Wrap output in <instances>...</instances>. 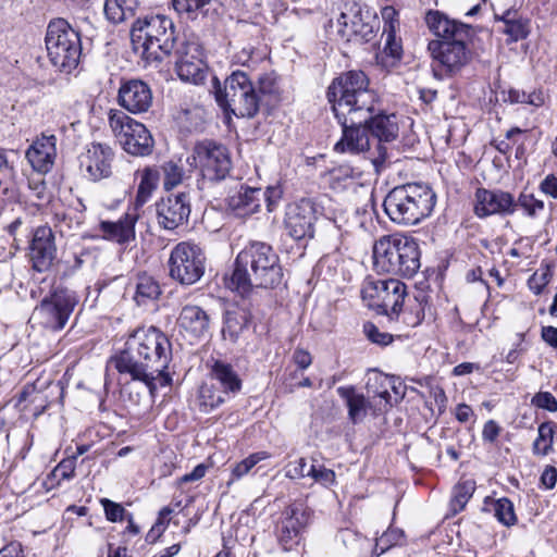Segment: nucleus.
Segmentation results:
<instances>
[{
  "label": "nucleus",
  "instance_id": "nucleus-1",
  "mask_svg": "<svg viewBox=\"0 0 557 557\" xmlns=\"http://www.w3.org/2000/svg\"><path fill=\"white\" fill-rule=\"evenodd\" d=\"M362 71H347L336 76L326 90L327 101L342 126V138L334 145L339 153H360L370 149L372 137L368 127L376 92Z\"/></svg>",
  "mask_w": 557,
  "mask_h": 557
},
{
  "label": "nucleus",
  "instance_id": "nucleus-2",
  "mask_svg": "<svg viewBox=\"0 0 557 557\" xmlns=\"http://www.w3.org/2000/svg\"><path fill=\"white\" fill-rule=\"evenodd\" d=\"M172 360L169 337L154 326L138 327L126 339L122 351L111 357L109 364L122 375L143 382L152 394L160 386L171 383L168 373Z\"/></svg>",
  "mask_w": 557,
  "mask_h": 557
},
{
  "label": "nucleus",
  "instance_id": "nucleus-3",
  "mask_svg": "<svg viewBox=\"0 0 557 557\" xmlns=\"http://www.w3.org/2000/svg\"><path fill=\"white\" fill-rule=\"evenodd\" d=\"M425 22L430 30L438 37L428 44L434 77L444 79L459 74L473 58L469 46L473 35L472 27L449 20L440 11H429Z\"/></svg>",
  "mask_w": 557,
  "mask_h": 557
},
{
  "label": "nucleus",
  "instance_id": "nucleus-4",
  "mask_svg": "<svg viewBox=\"0 0 557 557\" xmlns=\"http://www.w3.org/2000/svg\"><path fill=\"white\" fill-rule=\"evenodd\" d=\"M283 278L280 258L272 246L263 242H252L236 257L230 277H225L227 288L248 294L252 288H273Z\"/></svg>",
  "mask_w": 557,
  "mask_h": 557
},
{
  "label": "nucleus",
  "instance_id": "nucleus-5",
  "mask_svg": "<svg viewBox=\"0 0 557 557\" xmlns=\"http://www.w3.org/2000/svg\"><path fill=\"white\" fill-rule=\"evenodd\" d=\"M135 52H139L147 65L161 63L171 58L181 41L173 21L161 14L137 18L131 29Z\"/></svg>",
  "mask_w": 557,
  "mask_h": 557
},
{
  "label": "nucleus",
  "instance_id": "nucleus-6",
  "mask_svg": "<svg viewBox=\"0 0 557 557\" xmlns=\"http://www.w3.org/2000/svg\"><path fill=\"white\" fill-rule=\"evenodd\" d=\"M435 203L436 195L431 187L421 183H408L389 190L383 207L392 222L416 225L432 213Z\"/></svg>",
  "mask_w": 557,
  "mask_h": 557
},
{
  "label": "nucleus",
  "instance_id": "nucleus-7",
  "mask_svg": "<svg viewBox=\"0 0 557 557\" xmlns=\"http://www.w3.org/2000/svg\"><path fill=\"white\" fill-rule=\"evenodd\" d=\"M420 257L419 244L411 236H382L373 246V265L380 273L412 277L420 269Z\"/></svg>",
  "mask_w": 557,
  "mask_h": 557
},
{
  "label": "nucleus",
  "instance_id": "nucleus-8",
  "mask_svg": "<svg viewBox=\"0 0 557 557\" xmlns=\"http://www.w3.org/2000/svg\"><path fill=\"white\" fill-rule=\"evenodd\" d=\"M45 45L48 59L58 71L70 74L78 66L82 55L81 34L66 20L58 17L49 22Z\"/></svg>",
  "mask_w": 557,
  "mask_h": 557
},
{
  "label": "nucleus",
  "instance_id": "nucleus-9",
  "mask_svg": "<svg viewBox=\"0 0 557 557\" xmlns=\"http://www.w3.org/2000/svg\"><path fill=\"white\" fill-rule=\"evenodd\" d=\"M215 100L224 113L233 114L236 117L251 119L258 113L262 103L256 86L248 75L243 71L233 72L221 89L219 81L214 78Z\"/></svg>",
  "mask_w": 557,
  "mask_h": 557
},
{
  "label": "nucleus",
  "instance_id": "nucleus-10",
  "mask_svg": "<svg viewBox=\"0 0 557 557\" xmlns=\"http://www.w3.org/2000/svg\"><path fill=\"white\" fill-rule=\"evenodd\" d=\"M361 295L368 306L391 321H398L407 296V286L399 280H367Z\"/></svg>",
  "mask_w": 557,
  "mask_h": 557
},
{
  "label": "nucleus",
  "instance_id": "nucleus-11",
  "mask_svg": "<svg viewBox=\"0 0 557 557\" xmlns=\"http://www.w3.org/2000/svg\"><path fill=\"white\" fill-rule=\"evenodd\" d=\"M78 301V296L74 290L62 285L52 286L39 305L35 307L33 319L46 329L62 330Z\"/></svg>",
  "mask_w": 557,
  "mask_h": 557
},
{
  "label": "nucleus",
  "instance_id": "nucleus-12",
  "mask_svg": "<svg viewBox=\"0 0 557 557\" xmlns=\"http://www.w3.org/2000/svg\"><path fill=\"white\" fill-rule=\"evenodd\" d=\"M187 162L199 170L203 183L221 182L226 178L232 169L228 149L210 139L197 141Z\"/></svg>",
  "mask_w": 557,
  "mask_h": 557
},
{
  "label": "nucleus",
  "instance_id": "nucleus-13",
  "mask_svg": "<svg viewBox=\"0 0 557 557\" xmlns=\"http://www.w3.org/2000/svg\"><path fill=\"white\" fill-rule=\"evenodd\" d=\"M109 125L123 149L133 156H149L153 149V138L144 124L120 110H110Z\"/></svg>",
  "mask_w": 557,
  "mask_h": 557
},
{
  "label": "nucleus",
  "instance_id": "nucleus-14",
  "mask_svg": "<svg viewBox=\"0 0 557 557\" xmlns=\"http://www.w3.org/2000/svg\"><path fill=\"white\" fill-rule=\"evenodd\" d=\"M206 257L197 244L178 243L169 258L170 276L183 285L198 282L205 273Z\"/></svg>",
  "mask_w": 557,
  "mask_h": 557
},
{
  "label": "nucleus",
  "instance_id": "nucleus-15",
  "mask_svg": "<svg viewBox=\"0 0 557 557\" xmlns=\"http://www.w3.org/2000/svg\"><path fill=\"white\" fill-rule=\"evenodd\" d=\"M309 522L310 512L301 503H294L282 511L275 525V535L283 550L292 552L300 545Z\"/></svg>",
  "mask_w": 557,
  "mask_h": 557
},
{
  "label": "nucleus",
  "instance_id": "nucleus-16",
  "mask_svg": "<svg viewBox=\"0 0 557 557\" xmlns=\"http://www.w3.org/2000/svg\"><path fill=\"white\" fill-rule=\"evenodd\" d=\"M177 76L186 83L201 84L207 76L201 47L194 41L181 40L172 52Z\"/></svg>",
  "mask_w": 557,
  "mask_h": 557
},
{
  "label": "nucleus",
  "instance_id": "nucleus-17",
  "mask_svg": "<svg viewBox=\"0 0 557 557\" xmlns=\"http://www.w3.org/2000/svg\"><path fill=\"white\" fill-rule=\"evenodd\" d=\"M317 207L311 199H301L286 208L284 227L295 240H307L314 237Z\"/></svg>",
  "mask_w": 557,
  "mask_h": 557
},
{
  "label": "nucleus",
  "instance_id": "nucleus-18",
  "mask_svg": "<svg viewBox=\"0 0 557 557\" xmlns=\"http://www.w3.org/2000/svg\"><path fill=\"white\" fill-rule=\"evenodd\" d=\"M190 212V197L186 193L170 194L156 203L158 224L168 231L187 224Z\"/></svg>",
  "mask_w": 557,
  "mask_h": 557
},
{
  "label": "nucleus",
  "instance_id": "nucleus-19",
  "mask_svg": "<svg viewBox=\"0 0 557 557\" xmlns=\"http://www.w3.org/2000/svg\"><path fill=\"white\" fill-rule=\"evenodd\" d=\"M371 119L369 120L368 127L372 140L376 143L377 156L372 158V163L379 171L385 163L387 150L383 143H391L398 137V123L395 114H385L380 112L375 104L372 106Z\"/></svg>",
  "mask_w": 557,
  "mask_h": 557
},
{
  "label": "nucleus",
  "instance_id": "nucleus-20",
  "mask_svg": "<svg viewBox=\"0 0 557 557\" xmlns=\"http://www.w3.org/2000/svg\"><path fill=\"white\" fill-rule=\"evenodd\" d=\"M28 258L37 272L51 269L57 259V246L51 227L44 225L34 230L28 245Z\"/></svg>",
  "mask_w": 557,
  "mask_h": 557
},
{
  "label": "nucleus",
  "instance_id": "nucleus-21",
  "mask_svg": "<svg viewBox=\"0 0 557 557\" xmlns=\"http://www.w3.org/2000/svg\"><path fill=\"white\" fill-rule=\"evenodd\" d=\"M114 152L111 147L100 143H91L79 157V166L85 176L98 182L112 174Z\"/></svg>",
  "mask_w": 557,
  "mask_h": 557
},
{
  "label": "nucleus",
  "instance_id": "nucleus-22",
  "mask_svg": "<svg viewBox=\"0 0 557 557\" xmlns=\"http://www.w3.org/2000/svg\"><path fill=\"white\" fill-rule=\"evenodd\" d=\"M516 207V200L508 191L485 188H478L475 191L474 213L479 218L493 214L511 215Z\"/></svg>",
  "mask_w": 557,
  "mask_h": 557
},
{
  "label": "nucleus",
  "instance_id": "nucleus-23",
  "mask_svg": "<svg viewBox=\"0 0 557 557\" xmlns=\"http://www.w3.org/2000/svg\"><path fill=\"white\" fill-rule=\"evenodd\" d=\"M117 100L131 113H145L152 106V91L144 81L128 79L121 83Z\"/></svg>",
  "mask_w": 557,
  "mask_h": 557
},
{
  "label": "nucleus",
  "instance_id": "nucleus-24",
  "mask_svg": "<svg viewBox=\"0 0 557 557\" xmlns=\"http://www.w3.org/2000/svg\"><path fill=\"white\" fill-rule=\"evenodd\" d=\"M139 219L136 209H128L116 221H101L99 228L102 237L121 246H128L136 238L135 225Z\"/></svg>",
  "mask_w": 557,
  "mask_h": 557
},
{
  "label": "nucleus",
  "instance_id": "nucleus-25",
  "mask_svg": "<svg viewBox=\"0 0 557 557\" xmlns=\"http://www.w3.org/2000/svg\"><path fill=\"white\" fill-rule=\"evenodd\" d=\"M57 157V137L41 134L26 150V159L32 168L41 174L50 172Z\"/></svg>",
  "mask_w": 557,
  "mask_h": 557
},
{
  "label": "nucleus",
  "instance_id": "nucleus-26",
  "mask_svg": "<svg viewBox=\"0 0 557 557\" xmlns=\"http://www.w3.org/2000/svg\"><path fill=\"white\" fill-rule=\"evenodd\" d=\"M267 193L259 187L240 185L239 189L227 199L228 209L239 218L249 216L259 211Z\"/></svg>",
  "mask_w": 557,
  "mask_h": 557
},
{
  "label": "nucleus",
  "instance_id": "nucleus-27",
  "mask_svg": "<svg viewBox=\"0 0 557 557\" xmlns=\"http://www.w3.org/2000/svg\"><path fill=\"white\" fill-rule=\"evenodd\" d=\"M177 323L191 336L199 338L209 332L210 315L199 306L186 305L180 312Z\"/></svg>",
  "mask_w": 557,
  "mask_h": 557
},
{
  "label": "nucleus",
  "instance_id": "nucleus-28",
  "mask_svg": "<svg viewBox=\"0 0 557 557\" xmlns=\"http://www.w3.org/2000/svg\"><path fill=\"white\" fill-rule=\"evenodd\" d=\"M209 374L226 395L235 396L242 391L243 381L231 363L215 359L210 366Z\"/></svg>",
  "mask_w": 557,
  "mask_h": 557
},
{
  "label": "nucleus",
  "instance_id": "nucleus-29",
  "mask_svg": "<svg viewBox=\"0 0 557 557\" xmlns=\"http://www.w3.org/2000/svg\"><path fill=\"white\" fill-rule=\"evenodd\" d=\"M336 392L346 401L349 420L354 424L361 422L371 407L368 398L363 394L357 393L354 386H341Z\"/></svg>",
  "mask_w": 557,
  "mask_h": 557
},
{
  "label": "nucleus",
  "instance_id": "nucleus-30",
  "mask_svg": "<svg viewBox=\"0 0 557 557\" xmlns=\"http://www.w3.org/2000/svg\"><path fill=\"white\" fill-rule=\"evenodd\" d=\"M251 320L250 313L245 309L227 310L224 314L222 336L235 344L247 330Z\"/></svg>",
  "mask_w": 557,
  "mask_h": 557
},
{
  "label": "nucleus",
  "instance_id": "nucleus-31",
  "mask_svg": "<svg viewBox=\"0 0 557 557\" xmlns=\"http://www.w3.org/2000/svg\"><path fill=\"white\" fill-rule=\"evenodd\" d=\"M160 178L159 171L152 168H146L141 172V178L137 188L134 208L138 211L151 197L158 186Z\"/></svg>",
  "mask_w": 557,
  "mask_h": 557
},
{
  "label": "nucleus",
  "instance_id": "nucleus-32",
  "mask_svg": "<svg viewBox=\"0 0 557 557\" xmlns=\"http://www.w3.org/2000/svg\"><path fill=\"white\" fill-rule=\"evenodd\" d=\"M214 0H172L173 9L180 15H186L188 20L195 21L209 14Z\"/></svg>",
  "mask_w": 557,
  "mask_h": 557
},
{
  "label": "nucleus",
  "instance_id": "nucleus-33",
  "mask_svg": "<svg viewBox=\"0 0 557 557\" xmlns=\"http://www.w3.org/2000/svg\"><path fill=\"white\" fill-rule=\"evenodd\" d=\"M160 295V285L152 276L145 273L137 276L134 295L137 305H146L149 301L158 299Z\"/></svg>",
  "mask_w": 557,
  "mask_h": 557
},
{
  "label": "nucleus",
  "instance_id": "nucleus-34",
  "mask_svg": "<svg viewBox=\"0 0 557 557\" xmlns=\"http://www.w3.org/2000/svg\"><path fill=\"white\" fill-rule=\"evenodd\" d=\"M137 5V0H106L104 14L110 22L117 24L133 16Z\"/></svg>",
  "mask_w": 557,
  "mask_h": 557
},
{
  "label": "nucleus",
  "instance_id": "nucleus-35",
  "mask_svg": "<svg viewBox=\"0 0 557 557\" xmlns=\"http://www.w3.org/2000/svg\"><path fill=\"white\" fill-rule=\"evenodd\" d=\"M227 397L230 395H226L220 387L213 384H202L198 395L200 411L205 413L212 411L224 404Z\"/></svg>",
  "mask_w": 557,
  "mask_h": 557
},
{
  "label": "nucleus",
  "instance_id": "nucleus-36",
  "mask_svg": "<svg viewBox=\"0 0 557 557\" xmlns=\"http://www.w3.org/2000/svg\"><path fill=\"white\" fill-rule=\"evenodd\" d=\"M426 302L428 300L425 295L420 294L419 296H416L412 304H410L406 309L401 308V321L411 327L421 324L425 315Z\"/></svg>",
  "mask_w": 557,
  "mask_h": 557
},
{
  "label": "nucleus",
  "instance_id": "nucleus-37",
  "mask_svg": "<svg viewBox=\"0 0 557 557\" xmlns=\"http://www.w3.org/2000/svg\"><path fill=\"white\" fill-rule=\"evenodd\" d=\"M475 491L474 480L460 481L453 491V497L450 499V509L454 513H458L466 507L469 499L472 497Z\"/></svg>",
  "mask_w": 557,
  "mask_h": 557
},
{
  "label": "nucleus",
  "instance_id": "nucleus-38",
  "mask_svg": "<svg viewBox=\"0 0 557 557\" xmlns=\"http://www.w3.org/2000/svg\"><path fill=\"white\" fill-rule=\"evenodd\" d=\"M557 424L553 421L543 422L539 426V435L533 443V453L540 456H546L552 450L553 436Z\"/></svg>",
  "mask_w": 557,
  "mask_h": 557
},
{
  "label": "nucleus",
  "instance_id": "nucleus-39",
  "mask_svg": "<svg viewBox=\"0 0 557 557\" xmlns=\"http://www.w3.org/2000/svg\"><path fill=\"white\" fill-rule=\"evenodd\" d=\"M270 458V454L267 451H257L249 455L244 460L237 462L231 472V478L227 481L226 485L231 486L236 480H239L244 475L248 474L249 471L260 461Z\"/></svg>",
  "mask_w": 557,
  "mask_h": 557
},
{
  "label": "nucleus",
  "instance_id": "nucleus-40",
  "mask_svg": "<svg viewBox=\"0 0 557 557\" xmlns=\"http://www.w3.org/2000/svg\"><path fill=\"white\" fill-rule=\"evenodd\" d=\"M491 507V510H493L494 516L498 520V522L506 527H511L516 524L517 516L515 512L513 504L509 498L503 497L499 499L492 500Z\"/></svg>",
  "mask_w": 557,
  "mask_h": 557
},
{
  "label": "nucleus",
  "instance_id": "nucleus-41",
  "mask_svg": "<svg viewBox=\"0 0 557 557\" xmlns=\"http://www.w3.org/2000/svg\"><path fill=\"white\" fill-rule=\"evenodd\" d=\"M380 385L383 387L382 391H375V393L380 396V398L385 400V406H392V397L388 392V387L392 388L394 394L396 395L394 401L398 403L400 399H403L405 395V386L398 382V384L395 383L393 377L389 376H380Z\"/></svg>",
  "mask_w": 557,
  "mask_h": 557
},
{
  "label": "nucleus",
  "instance_id": "nucleus-42",
  "mask_svg": "<svg viewBox=\"0 0 557 557\" xmlns=\"http://www.w3.org/2000/svg\"><path fill=\"white\" fill-rule=\"evenodd\" d=\"M504 101H508L510 103H528L532 106L540 107L543 104L544 100L540 94L536 92H525L520 89L510 88L507 91H503Z\"/></svg>",
  "mask_w": 557,
  "mask_h": 557
},
{
  "label": "nucleus",
  "instance_id": "nucleus-43",
  "mask_svg": "<svg viewBox=\"0 0 557 557\" xmlns=\"http://www.w3.org/2000/svg\"><path fill=\"white\" fill-rule=\"evenodd\" d=\"M503 33L508 35L511 41L525 39L530 34L529 20L513 16L512 21L507 23V27H504Z\"/></svg>",
  "mask_w": 557,
  "mask_h": 557
},
{
  "label": "nucleus",
  "instance_id": "nucleus-44",
  "mask_svg": "<svg viewBox=\"0 0 557 557\" xmlns=\"http://www.w3.org/2000/svg\"><path fill=\"white\" fill-rule=\"evenodd\" d=\"M162 172L164 175L163 185L166 190H170L182 183L184 177V171L177 162L170 160L164 162L162 165Z\"/></svg>",
  "mask_w": 557,
  "mask_h": 557
},
{
  "label": "nucleus",
  "instance_id": "nucleus-45",
  "mask_svg": "<svg viewBox=\"0 0 557 557\" xmlns=\"http://www.w3.org/2000/svg\"><path fill=\"white\" fill-rule=\"evenodd\" d=\"M363 333L371 343L379 345L381 347L389 345L394 339L392 334L387 332H382L372 322H366L363 324Z\"/></svg>",
  "mask_w": 557,
  "mask_h": 557
},
{
  "label": "nucleus",
  "instance_id": "nucleus-46",
  "mask_svg": "<svg viewBox=\"0 0 557 557\" xmlns=\"http://www.w3.org/2000/svg\"><path fill=\"white\" fill-rule=\"evenodd\" d=\"M100 504L103 507L106 519L110 522H121L128 513L121 504L109 498H101Z\"/></svg>",
  "mask_w": 557,
  "mask_h": 557
},
{
  "label": "nucleus",
  "instance_id": "nucleus-47",
  "mask_svg": "<svg viewBox=\"0 0 557 557\" xmlns=\"http://www.w3.org/2000/svg\"><path fill=\"white\" fill-rule=\"evenodd\" d=\"M333 184L342 185L343 187H349L356 178L360 176V172H356L348 165H341L331 172Z\"/></svg>",
  "mask_w": 557,
  "mask_h": 557
},
{
  "label": "nucleus",
  "instance_id": "nucleus-48",
  "mask_svg": "<svg viewBox=\"0 0 557 557\" xmlns=\"http://www.w3.org/2000/svg\"><path fill=\"white\" fill-rule=\"evenodd\" d=\"M516 203L531 218H534L539 211L544 209V202L536 199L532 194L521 193Z\"/></svg>",
  "mask_w": 557,
  "mask_h": 557
},
{
  "label": "nucleus",
  "instance_id": "nucleus-49",
  "mask_svg": "<svg viewBox=\"0 0 557 557\" xmlns=\"http://www.w3.org/2000/svg\"><path fill=\"white\" fill-rule=\"evenodd\" d=\"M308 473L315 482L321 483L324 486L332 485L335 482V472L324 466L311 465L308 469Z\"/></svg>",
  "mask_w": 557,
  "mask_h": 557
},
{
  "label": "nucleus",
  "instance_id": "nucleus-50",
  "mask_svg": "<svg viewBox=\"0 0 557 557\" xmlns=\"http://www.w3.org/2000/svg\"><path fill=\"white\" fill-rule=\"evenodd\" d=\"M396 30L391 29L388 32H383V36H385V45H384V52L394 58L399 60L403 54V48L398 40H396Z\"/></svg>",
  "mask_w": 557,
  "mask_h": 557
},
{
  "label": "nucleus",
  "instance_id": "nucleus-51",
  "mask_svg": "<svg viewBox=\"0 0 557 557\" xmlns=\"http://www.w3.org/2000/svg\"><path fill=\"white\" fill-rule=\"evenodd\" d=\"M531 404L537 408L548 410L550 412L557 411V399L549 392H539L531 400Z\"/></svg>",
  "mask_w": 557,
  "mask_h": 557
},
{
  "label": "nucleus",
  "instance_id": "nucleus-52",
  "mask_svg": "<svg viewBox=\"0 0 557 557\" xmlns=\"http://www.w3.org/2000/svg\"><path fill=\"white\" fill-rule=\"evenodd\" d=\"M550 276L552 274L548 269L542 273L535 272L528 280V286L535 295H541L549 283Z\"/></svg>",
  "mask_w": 557,
  "mask_h": 557
},
{
  "label": "nucleus",
  "instance_id": "nucleus-53",
  "mask_svg": "<svg viewBox=\"0 0 557 557\" xmlns=\"http://www.w3.org/2000/svg\"><path fill=\"white\" fill-rule=\"evenodd\" d=\"M258 95L263 100V97L273 95L277 91L276 78L272 74H264L258 78V87H256Z\"/></svg>",
  "mask_w": 557,
  "mask_h": 557
},
{
  "label": "nucleus",
  "instance_id": "nucleus-54",
  "mask_svg": "<svg viewBox=\"0 0 557 557\" xmlns=\"http://www.w3.org/2000/svg\"><path fill=\"white\" fill-rule=\"evenodd\" d=\"M309 467L310 466L307 465L305 458H299L295 462H292L287 466L286 475L290 479L310 476V474L308 473Z\"/></svg>",
  "mask_w": 557,
  "mask_h": 557
},
{
  "label": "nucleus",
  "instance_id": "nucleus-55",
  "mask_svg": "<svg viewBox=\"0 0 557 557\" xmlns=\"http://www.w3.org/2000/svg\"><path fill=\"white\" fill-rule=\"evenodd\" d=\"M237 62L243 65H250L257 63L262 59V54L257 53L256 49L252 46L244 47L236 55Z\"/></svg>",
  "mask_w": 557,
  "mask_h": 557
},
{
  "label": "nucleus",
  "instance_id": "nucleus-56",
  "mask_svg": "<svg viewBox=\"0 0 557 557\" xmlns=\"http://www.w3.org/2000/svg\"><path fill=\"white\" fill-rule=\"evenodd\" d=\"M382 18L384 21L383 32H388L392 28L396 30L398 26V12L392 5L384 7L381 11Z\"/></svg>",
  "mask_w": 557,
  "mask_h": 557
},
{
  "label": "nucleus",
  "instance_id": "nucleus-57",
  "mask_svg": "<svg viewBox=\"0 0 557 557\" xmlns=\"http://www.w3.org/2000/svg\"><path fill=\"white\" fill-rule=\"evenodd\" d=\"M500 426L494 420L485 422L482 431V440L486 443H494L500 434Z\"/></svg>",
  "mask_w": 557,
  "mask_h": 557
},
{
  "label": "nucleus",
  "instance_id": "nucleus-58",
  "mask_svg": "<svg viewBox=\"0 0 557 557\" xmlns=\"http://www.w3.org/2000/svg\"><path fill=\"white\" fill-rule=\"evenodd\" d=\"M54 473H59V475L64 480H70L75 475V457L72 459L62 460L57 468L54 469Z\"/></svg>",
  "mask_w": 557,
  "mask_h": 557
},
{
  "label": "nucleus",
  "instance_id": "nucleus-59",
  "mask_svg": "<svg viewBox=\"0 0 557 557\" xmlns=\"http://www.w3.org/2000/svg\"><path fill=\"white\" fill-rule=\"evenodd\" d=\"M540 481L546 490H553L557 482V469L554 466H546L541 474Z\"/></svg>",
  "mask_w": 557,
  "mask_h": 557
},
{
  "label": "nucleus",
  "instance_id": "nucleus-60",
  "mask_svg": "<svg viewBox=\"0 0 557 557\" xmlns=\"http://www.w3.org/2000/svg\"><path fill=\"white\" fill-rule=\"evenodd\" d=\"M351 30L354 35L360 36L366 41H369L373 36V28L368 23H362L361 20L351 22Z\"/></svg>",
  "mask_w": 557,
  "mask_h": 557
},
{
  "label": "nucleus",
  "instance_id": "nucleus-61",
  "mask_svg": "<svg viewBox=\"0 0 557 557\" xmlns=\"http://www.w3.org/2000/svg\"><path fill=\"white\" fill-rule=\"evenodd\" d=\"M540 188L544 194L557 199V176L553 174L547 175L541 183Z\"/></svg>",
  "mask_w": 557,
  "mask_h": 557
},
{
  "label": "nucleus",
  "instance_id": "nucleus-62",
  "mask_svg": "<svg viewBox=\"0 0 557 557\" xmlns=\"http://www.w3.org/2000/svg\"><path fill=\"white\" fill-rule=\"evenodd\" d=\"M0 557H25L22 544L11 542L0 549Z\"/></svg>",
  "mask_w": 557,
  "mask_h": 557
},
{
  "label": "nucleus",
  "instance_id": "nucleus-63",
  "mask_svg": "<svg viewBox=\"0 0 557 557\" xmlns=\"http://www.w3.org/2000/svg\"><path fill=\"white\" fill-rule=\"evenodd\" d=\"M293 360L301 370L307 369L312 362L311 355L307 350L301 348H297L294 351Z\"/></svg>",
  "mask_w": 557,
  "mask_h": 557
},
{
  "label": "nucleus",
  "instance_id": "nucleus-64",
  "mask_svg": "<svg viewBox=\"0 0 557 557\" xmlns=\"http://www.w3.org/2000/svg\"><path fill=\"white\" fill-rule=\"evenodd\" d=\"M542 339L553 348H557V327L555 326H543L542 327Z\"/></svg>",
  "mask_w": 557,
  "mask_h": 557
}]
</instances>
